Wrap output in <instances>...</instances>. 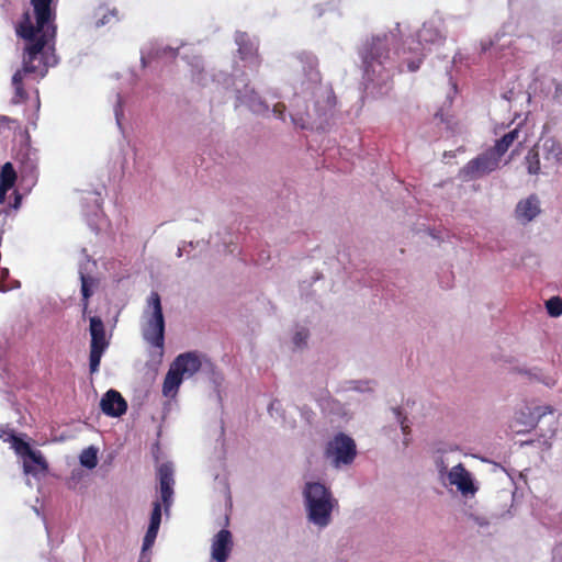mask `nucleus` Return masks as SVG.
Listing matches in <instances>:
<instances>
[{
	"instance_id": "obj_36",
	"label": "nucleus",
	"mask_w": 562,
	"mask_h": 562,
	"mask_svg": "<svg viewBox=\"0 0 562 562\" xmlns=\"http://www.w3.org/2000/svg\"><path fill=\"white\" fill-rule=\"evenodd\" d=\"M116 104L114 106V116L116 124L120 130H122V119H123V101L120 93L116 94Z\"/></svg>"
},
{
	"instance_id": "obj_23",
	"label": "nucleus",
	"mask_w": 562,
	"mask_h": 562,
	"mask_svg": "<svg viewBox=\"0 0 562 562\" xmlns=\"http://www.w3.org/2000/svg\"><path fill=\"white\" fill-rule=\"evenodd\" d=\"M391 413L393 420L401 428V431L403 434V446L406 448L409 446L412 440V423L401 407H392Z\"/></svg>"
},
{
	"instance_id": "obj_46",
	"label": "nucleus",
	"mask_w": 562,
	"mask_h": 562,
	"mask_svg": "<svg viewBox=\"0 0 562 562\" xmlns=\"http://www.w3.org/2000/svg\"><path fill=\"white\" fill-rule=\"evenodd\" d=\"M187 246H189V247H193V243H192V241H190V243H188V244H184L183 246H179V247H178V251H177V256H178V257H182V256H183V254H184V251H186V247H187Z\"/></svg>"
},
{
	"instance_id": "obj_40",
	"label": "nucleus",
	"mask_w": 562,
	"mask_h": 562,
	"mask_svg": "<svg viewBox=\"0 0 562 562\" xmlns=\"http://www.w3.org/2000/svg\"><path fill=\"white\" fill-rule=\"evenodd\" d=\"M349 384V390H353L361 393L371 391V387L369 386V381H351Z\"/></svg>"
},
{
	"instance_id": "obj_4",
	"label": "nucleus",
	"mask_w": 562,
	"mask_h": 562,
	"mask_svg": "<svg viewBox=\"0 0 562 562\" xmlns=\"http://www.w3.org/2000/svg\"><path fill=\"white\" fill-rule=\"evenodd\" d=\"M22 38L25 41L22 67L12 76L13 104L21 103L27 98V92L23 86V79L26 76H33L34 79L40 81L47 75L50 67H55L59 63L55 49L56 37H50L49 32H38L30 38Z\"/></svg>"
},
{
	"instance_id": "obj_12",
	"label": "nucleus",
	"mask_w": 562,
	"mask_h": 562,
	"mask_svg": "<svg viewBox=\"0 0 562 562\" xmlns=\"http://www.w3.org/2000/svg\"><path fill=\"white\" fill-rule=\"evenodd\" d=\"M171 367L183 378L190 379L200 370L214 371L213 363L196 351H187L178 355Z\"/></svg>"
},
{
	"instance_id": "obj_39",
	"label": "nucleus",
	"mask_w": 562,
	"mask_h": 562,
	"mask_svg": "<svg viewBox=\"0 0 562 562\" xmlns=\"http://www.w3.org/2000/svg\"><path fill=\"white\" fill-rule=\"evenodd\" d=\"M554 86V91L552 93V99L559 105H562V81H558L555 79L552 80Z\"/></svg>"
},
{
	"instance_id": "obj_31",
	"label": "nucleus",
	"mask_w": 562,
	"mask_h": 562,
	"mask_svg": "<svg viewBox=\"0 0 562 562\" xmlns=\"http://www.w3.org/2000/svg\"><path fill=\"white\" fill-rule=\"evenodd\" d=\"M540 153L538 150H529L525 157L527 171L529 175H539L541 170L540 166Z\"/></svg>"
},
{
	"instance_id": "obj_47",
	"label": "nucleus",
	"mask_w": 562,
	"mask_h": 562,
	"mask_svg": "<svg viewBox=\"0 0 562 562\" xmlns=\"http://www.w3.org/2000/svg\"><path fill=\"white\" fill-rule=\"evenodd\" d=\"M215 479L218 481V483H220V484H222V485H223V487H224V492H225L226 494H228V485H227V482H226L225 477H220L218 475H216V477H215Z\"/></svg>"
},
{
	"instance_id": "obj_41",
	"label": "nucleus",
	"mask_w": 562,
	"mask_h": 562,
	"mask_svg": "<svg viewBox=\"0 0 562 562\" xmlns=\"http://www.w3.org/2000/svg\"><path fill=\"white\" fill-rule=\"evenodd\" d=\"M382 431L391 440H393V441L397 440L398 435H397V430H396L395 426H392V425L384 426Z\"/></svg>"
},
{
	"instance_id": "obj_13",
	"label": "nucleus",
	"mask_w": 562,
	"mask_h": 562,
	"mask_svg": "<svg viewBox=\"0 0 562 562\" xmlns=\"http://www.w3.org/2000/svg\"><path fill=\"white\" fill-rule=\"evenodd\" d=\"M234 41L237 45L238 57L245 63V67L257 71L262 61L258 53V40L246 32L237 31L235 33Z\"/></svg>"
},
{
	"instance_id": "obj_3",
	"label": "nucleus",
	"mask_w": 562,
	"mask_h": 562,
	"mask_svg": "<svg viewBox=\"0 0 562 562\" xmlns=\"http://www.w3.org/2000/svg\"><path fill=\"white\" fill-rule=\"evenodd\" d=\"M183 59L190 68L193 82L202 87H207L210 83H213L225 90L232 89L236 93V106L245 105L252 113L263 116L272 113L276 119L286 122V117L289 116L286 105L282 102H278L270 110L267 102L249 86V79L246 78L244 74L240 76L237 75V67L234 68V75H228L220 70H207L201 56L184 55Z\"/></svg>"
},
{
	"instance_id": "obj_18",
	"label": "nucleus",
	"mask_w": 562,
	"mask_h": 562,
	"mask_svg": "<svg viewBox=\"0 0 562 562\" xmlns=\"http://www.w3.org/2000/svg\"><path fill=\"white\" fill-rule=\"evenodd\" d=\"M233 546L232 532L226 528L221 529L212 539L210 562H227Z\"/></svg>"
},
{
	"instance_id": "obj_26",
	"label": "nucleus",
	"mask_w": 562,
	"mask_h": 562,
	"mask_svg": "<svg viewBox=\"0 0 562 562\" xmlns=\"http://www.w3.org/2000/svg\"><path fill=\"white\" fill-rule=\"evenodd\" d=\"M519 373L526 375L531 381L541 382L548 387H553L557 383V380L553 376L546 375L540 369L538 368H521L519 369Z\"/></svg>"
},
{
	"instance_id": "obj_15",
	"label": "nucleus",
	"mask_w": 562,
	"mask_h": 562,
	"mask_svg": "<svg viewBox=\"0 0 562 562\" xmlns=\"http://www.w3.org/2000/svg\"><path fill=\"white\" fill-rule=\"evenodd\" d=\"M161 503L166 514H169L172 505L175 469L171 462H164L157 469Z\"/></svg>"
},
{
	"instance_id": "obj_32",
	"label": "nucleus",
	"mask_w": 562,
	"mask_h": 562,
	"mask_svg": "<svg viewBox=\"0 0 562 562\" xmlns=\"http://www.w3.org/2000/svg\"><path fill=\"white\" fill-rule=\"evenodd\" d=\"M546 310L549 316L560 317L562 315V299L552 296L546 301Z\"/></svg>"
},
{
	"instance_id": "obj_16",
	"label": "nucleus",
	"mask_w": 562,
	"mask_h": 562,
	"mask_svg": "<svg viewBox=\"0 0 562 562\" xmlns=\"http://www.w3.org/2000/svg\"><path fill=\"white\" fill-rule=\"evenodd\" d=\"M82 255L85 256V258L87 259L86 262H81L79 265V269H78V273H79V279H80V283H81V286H80V292H81V302H82V313L83 315L87 313L88 311V306H89V299L93 295V292H94V289L98 286L99 284V281L93 278L92 276H90L89 273V266H95V261H91L88 254H87V250L83 248L81 250Z\"/></svg>"
},
{
	"instance_id": "obj_2",
	"label": "nucleus",
	"mask_w": 562,
	"mask_h": 562,
	"mask_svg": "<svg viewBox=\"0 0 562 562\" xmlns=\"http://www.w3.org/2000/svg\"><path fill=\"white\" fill-rule=\"evenodd\" d=\"M294 71L289 119L295 128L326 133L337 124V99L330 85L322 82L317 56L307 50L292 54Z\"/></svg>"
},
{
	"instance_id": "obj_5",
	"label": "nucleus",
	"mask_w": 562,
	"mask_h": 562,
	"mask_svg": "<svg viewBox=\"0 0 562 562\" xmlns=\"http://www.w3.org/2000/svg\"><path fill=\"white\" fill-rule=\"evenodd\" d=\"M302 497L307 521L319 530L327 528L338 504L330 488L321 482L308 481L303 486Z\"/></svg>"
},
{
	"instance_id": "obj_52",
	"label": "nucleus",
	"mask_w": 562,
	"mask_h": 562,
	"mask_svg": "<svg viewBox=\"0 0 562 562\" xmlns=\"http://www.w3.org/2000/svg\"><path fill=\"white\" fill-rule=\"evenodd\" d=\"M9 276V270L7 268H3L1 270V278H7Z\"/></svg>"
},
{
	"instance_id": "obj_34",
	"label": "nucleus",
	"mask_w": 562,
	"mask_h": 562,
	"mask_svg": "<svg viewBox=\"0 0 562 562\" xmlns=\"http://www.w3.org/2000/svg\"><path fill=\"white\" fill-rule=\"evenodd\" d=\"M159 528L148 526L143 539V552H147L155 543Z\"/></svg>"
},
{
	"instance_id": "obj_24",
	"label": "nucleus",
	"mask_w": 562,
	"mask_h": 562,
	"mask_svg": "<svg viewBox=\"0 0 562 562\" xmlns=\"http://www.w3.org/2000/svg\"><path fill=\"white\" fill-rule=\"evenodd\" d=\"M184 379L170 366L162 383V395L173 397Z\"/></svg>"
},
{
	"instance_id": "obj_19",
	"label": "nucleus",
	"mask_w": 562,
	"mask_h": 562,
	"mask_svg": "<svg viewBox=\"0 0 562 562\" xmlns=\"http://www.w3.org/2000/svg\"><path fill=\"white\" fill-rule=\"evenodd\" d=\"M541 213V202L537 194H530L518 201L515 207L516 220L526 225Z\"/></svg>"
},
{
	"instance_id": "obj_8",
	"label": "nucleus",
	"mask_w": 562,
	"mask_h": 562,
	"mask_svg": "<svg viewBox=\"0 0 562 562\" xmlns=\"http://www.w3.org/2000/svg\"><path fill=\"white\" fill-rule=\"evenodd\" d=\"M0 438L3 441L11 442L16 454L23 459V470L25 474H31L36 477L38 474H45L47 472L48 463L43 453L40 450L33 449L20 435L9 431L8 434L2 432Z\"/></svg>"
},
{
	"instance_id": "obj_35",
	"label": "nucleus",
	"mask_w": 562,
	"mask_h": 562,
	"mask_svg": "<svg viewBox=\"0 0 562 562\" xmlns=\"http://www.w3.org/2000/svg\"><path fill=\"white\" fill-rule=\"evenodd\" d=\"M161 522V503L156 501L153 504V510L149 518V525L150 527H160Z\"/></svg>"
},
{
	"instance_id": "obj_9",
	"label": "nucleus",
	"mask_w": 562,
	"mask_h": 562,
	"mask_svg": "<svg viewBox=\"0 0 562 562\" xmlns=\"http://www.w3.org/2000/svg\"><path fill=\"white\" fill-rule=\"evenodd\" d=\"M501 160L502 157L490 147L468 161L459 170L458 178L464 182L482 179L495 171L499 167Z\"/></svg>"
},
{
	"instance_id": "obj_38",
	"label": "nucleus",
	"mask_w": 562,
	"mask_h": 562,
	"mask_svg": "<svg viewBox=\"0 0 562 562\" xmlns=\"http://www.w3.org/2000/svg\"><path fill=\"white\" fill-rule=\"evenodd\" d=\"M114 18V11H105L102 13V16L97 19L95 22H94V26L97 29H100L106 24L110 23V21Z\"/></svg>"
},
{
	"instance_id": "obj_45",
	"label": "nucleus",
	"mask_w": 562,
	"mask_h": 562,
	"mask_svg": "<svg viewBox=\"0 0 562 562\" xmlns=\"http://www.w3.org/2000/svg\"><path fill=\"white\" fill-rule=\"evenodd\" d=\"M12 188H7L3 183H0V203L3 204L5 202L7 193Z\"/></svg>"
},
{
	"instance_id": "obj_48",
	"label": "nucleus",
	"mask_w": 562,
	"mask_h": 562,
	"mask_svg": "<svg viewBox=\"0 0 562 562\" xmlns=\"http://www.w3.org/2000/svg\"><path fill=\"white\" fill-rule=\"evenodd\" d=\"M20 204H21V195L18 192H15L14 203L12 204V207L18 210L20 207Z\"/></svg>"
},
{
	"instance_id": "obj_25",
	"label": "nucleus",
	"mask_w": 562,
	"mask_h": 562,
	"mask_svg": "<svg viewBox=\"0 0 562 562\" xmlns=\"http://www.w3.org/2000/svg\"><path fill=\"white\" fill-rule=\"evenodd\" d=\"M518 135L519 127L517 126L497 139L495 145L492 147L493 150L503 157L513 143L518 138Z\"/></svg>"
},
{
	"instance_id": "obj_7",
	"label": "nucleus",
	"mask_w": 562,
	"mask_h": 562,
	"mask_svg": "<svg viewBox=\"0 0 562 562\" xmlns=\"http://www.w3.org/2000/svg\"><path fill=\"white\" fill-rule=\"evenodd\" d=\"M53 2L54 0H31L35 23H33L30 13L25 12L16 26L18 36L30 38L34 36V33L49 32L50 37H56V9Z\"/></svg>"
},
{
	"instance_id": "obj_21",
	"label": "nucleus",
	"mask_w": 562,
	"mask_h": 562,
	"mask_svg": "<svg viewBox=\"0 0 562 562\" xmlns=\"http://www.w3.org/2000/svg\"><path fill=\"white\" fill-rule=\"evenodd\" d=\"M178 49L162 45L161 43H150L140 49V63L146 67L153 60L175 59Z\"/></svg>"
},
{
	"instance_id": "obj_28",
	"label": "nucleus",
	"mask_w": 562,
	"mask_h": 562,
	"mask_svg": "<svg viewBox=\"0 0 562 562\" xmlns=\"http://www.w3.org/2000/svg\"><path fill=\"white\" fill-rule=\"evenodd\" d=\"M447 452L446 449L438 448L436 450L434 462L436 470L438 472V477L442 484L446 485V479L448 477V462L445 459V453Z\"/></svg>"
},
{
	"instance_id": "obj_43",
	"label": "nucleus",
	"mask_w": 562,
	"mask_h": 562,
	"mask_svg": "<svg viewBox=\"0 0 562 562\" xmlns=\"http://www.w3.org/2000/svg\"><path fill=\"white\" fill-rule=\"evenodd\" d=\"M21 286L18 280H14L11 285H5L0 280V292H7L9 290L19 289Z\"/></svg>"
},
{
	"instance_id": "obj_14",
	"label": "nucleus",
	"mask_w": 562,
	"mask_h": 562,
	"mask_svg": "<svg viewBox=\"0 0 562 562\" xmlns=\"http://www.w3.org/2000/svg\"><path fill=\"white\" fill-rule=\"evenodd\" d=\"M447 482L456 486L458 492L465 497L474 496L479 491L476 481L462 463H458L449 470Z\"/></svg>"
},
{
	"instance_id": "obj_50",
	"label": "nucleus",
	"mask_w": 562,
	"mask_h": 562,
	"mask_svg": "<svg viewBox=\"0 0 562 562\" xmlns=\"http://www.w3.org/2000/svg\"><path fill=\"white\" fill-rule=\"evenodd\" d=\"M2 123H15V120L10 119L9 116L0 115V124Z\"/></svg>"
},
{
	"instance_id": "obj_37",
	"label": "nucleus",
	"mask_w": 562,
	"mask_h": 562,
	"mask_svg": "<svg viewBox=\"0 0 562 562\" xmlns=\"http://www.w3.org/2000/svg\"><path fill=\"white\" fill-rule=\"evenodd\" d=\"M336 5L334 2H326V3H319L315 4L313 7L314 15L316 18H321L326 11L335 10Z\"/></svg>"
},
{
	"instance_id": "obj_44",
	"label": "nucleus",
	"mask_w": 562,
	"mask_h": 562,
	"mask_svg": "<svg viewBox=\"0 0 562 562\" xmlns=\"http://www.w3.org/2000/svg\"><path fill=\"white\" fill-rule=\"evenodd\" d=\"M552 47L554 49L562 48V34L561 33L553 35V37H552Z\"/></svg>"
},
{
	"instance_id": "obj_10",
	"label": "nucleus",
	"mask_w": 562,
	"mask_h": 562,
	"mask_svg": "<svg viewBox=\"0 0 562 562\" xmlns=\"http://www.w3.org/2000/svg\"><path fill=\"white\" fill-rule=\"evenodd\" d=\"M324 454L335 469L349 465L357 456L356 441L345 432H338L327 442Z\"/></svg>"
},
{
	"instance_id": "obj_49",
	"label": "nucleus",
	"mask_w": 562,
	"mask_h": 562,
	"mask_svg": "<svg viewBox=\"0 0 562 562\" xmlns=\"http://www.w3.org/2000/svg\"><path fill=\"white\" fill-rule=\"evenodd\" d=\"M515 97V92L513 90H509L505 93H503V98L507 101H512Z\"/></svg>"
},
{
	"instance_id": "obj_20",
	"label": "nucleus",
	"mask_w": 562,
	"mask_h": 562,
	"mask_svg": "<svg viewBox=\"0 0 562 562\" xmlns=\"http://www.w3.org/2000/svg\"><path fill=\"white\" fill-rule=\"evenodd\" d=\"M101 411L110 417H121L127 411V402L116 390L106 391L100 401Z\"/></svg>"
},
{
	"instance_id": "obj_1",
	"label": "nucleus",
	"mask_w": 562,
	"mask_h": 562,
	"mask_svg": "<svg viewBox=\"0 0 562 562\" xmlns=\"http://www.w3.org/2000/svg\"><path fill=\"white\" fill-rule=\"evenodd\" d=\"M446 40L443 22L439 18L426 21L417 32V40L406 25L396 23L387 32L364 37L357 48L361 60L362 83L367 95L381 98L393 89L396 71L415 72L425 57L426 45H440Z\"/></svg>"
},
{
	"instance_id": "obj_51",
	"label": "nucleus",
	"mask_w": 562,
	"mask_h": 562,
	"mask_svg": "<svg viewBox=\"0 0 562 562\" xmlns=\"http://www.w3.org/2000/svg\"><path fill=\"white\" fill-rule=\"evenodd\" d=\"M138 562H149V557L147 555L146 552H143V551L140 552Z\"/></svg>"
},
{
	"instance_id": "obj_22",
	"label": "nucleus",
	"mask_w": 562,
	"mask_h": 562,
	"mask_svg": "<svg viewBox=\"0 0 562 562\" xmlns=\"http://www.w3.org/2000/svg\"><path fill=\"white\" fill-rule=\"evenodd\" d=\"M544 168H558L562 162V144L554 137L546 138L538 150Z\"/></svg>"
},
{
	"instance_id": "obj_6",
	"label": "nucleus",
	"mask_w": 562,
	"mask_h": 562,
	"mask_svg": "<svg viewBox=\"0 0 562 562\" xmlns=\"http://www.w3.org/2000/svg\"><path fill=\"white\" fill-rule=\"evenodd\" d=\"M139 328L143 340L151 348L158 349L161 355L165 348L166 319L161 297L156 291H151L146 300Z\"/></svg>"
},
{
	"instance_id": "obj_42",
	"label": "nucleus",
	"mask_w": 562,
	"mask_h": 562,
	"mask_svg": "<svg viewBox=\"0 0 562 562\" xmlns=\"http://www.w3.org/2000/svg\"><path fill=\"white\" fill-rule=\"evenodd\" d=\"M280 407H281V404L278 400H273L269 406H268V412L271 416H274V412L278 414L279 411H280Z\"/></svg>"
},
{
	"instance_id": "obj_33",
	"label": "nucleus",
	"mask_w": 562,
	"mask_h": 562,
	"mask_svg": "<svg viewBox=\"0 0 562 562\" xmlns=\"http://www.w3.org/2000/svg\"><path fill=\"white\" fill-rule=\"evenodd\" d=\"M310 333L306 327L300 326L296 327L292 341L296 348H302L306 345Z\"/></svg>"
},
{
	"instance_id": "obj_11",
	"label": "nucleus",
	"mask_w": 562,
	"mask_h": 562,
	"mask_svg": "<svg viewBox=\"0 0 562 562\" xmlns=\"http://www.w3.org/2000/svg\"><path fill=\"white\" fill-rule=\"evenodd\" d=\"M91 341L89 353V370L90 373L99 371L101 358L109 347V340L105 335V327L103 321L99 316L90 317L89 327Z\"/></svg>"
},
{
	"instance_id": "obj_54",
	"label": "nucleus",
	"mask_w": 562,
	"mask_h": 562,
	"mask_svg": "<svg viewBox=\"0 0 562 562\" xmlns=\"http://www.w3.org/2000/svg\"><path fill=\"white\" fill-rule=\"evenodd\" d=\"M544 443L547 445V447H551V443L548 441V440H544Z\"/></svg>"
},
{
	"instance_id": "obj_27",
	"label": "nucleus",
	"mask_w": 562,
	"mask_h": 562,
	"mask_svg": "<svg viewBox=\"0 0 562 562\" xmlns=\"http://www.w3.org/2000/svg\"><path fill=\"white\" fill-rule=\"evenodd\" d=\"M512 45V40H505V34L497 33L495 35L494 40H490L488 42L482 41L481 42V50L483 53L487 50H493L495 53H498L503 50L505 47Z\"/></svg>"
},
{
	"instance_id": "obj_53",
	"label": "nucleus",
	"mask_w": 562,
	"mask_h": 562,
	"mask_svg": "<svg viewBox=\"0 0 562 562\" xmlns=\"http://www.w3.org/2000/svg\"><path fill=\"white\" fill-rule=\"evenodd\" d=\"M555 430H557L555 427H552L549 429V432H550L549 438L553 437V435L555 434Z\"/></svg>"
},
{
	"instance_id": "obj_29",
	"label": "nucleus",
	"mask_w": 562,
	"mask_h": 562,
	"mask_svg": "<svg viewBox=\"0 0 562 562\" xmlns=\"http://www.w3.org/2000/svg\"><path fill=\"white\" fill-rule=\"evenodd\" d=\"M79 461L83 468L89 470L94 469L98 464V449L93 446H90L82 450L79 456Z\"/></svg>"
},
{
	"instance_id": "obj_17",
	"label": "nucleus",
	"mask_w": 562,
	"mask_h": 562,
	"mask_svg": "<svg viewBox=\"0 0 562 562\" xmlns=\"http://www.w3.org/2000/svg\"><path fill=\"white\" fill-rule=\"evenodd\" d=\"M554 408L551 405L543 406H529L521 407L514 417L512 427L521 425L528 428H533L546 415H552Z\"/></svg>"
},
{
	"instance_id": "obj_30",
	"label": "nucleus",
	"mask_w": 562,
	"mask_h": 562,
	"mask_svg": "<svg viewBox=\"0 0 562 562\" xmlns=\"http://www.w3.org/2000/svg\"><path fill=\"white\" fill-rule=\"evenodd\" d=\"M16 181V172L11 162H5L0 171V183H3L7 188H13Z\"/></svg>"
}]
</instances>
